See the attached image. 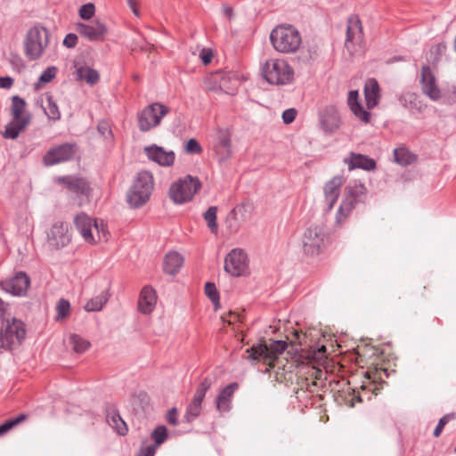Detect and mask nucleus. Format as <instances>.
<instances>
[{"label":"nucleus","instance_id":"obj_53","mask_svg":"<svg viewBox=\"0 0 456 456\" xmlns=\"http://www.w3.org/2000/svg\"><path fill=\"white\" fill-rule=\"evenodd\" d=\"M177 416H178L177 409L175 407L170 409L167 414V423L170 425H173V426L177 425V423H178Z\"/></svg>","mask_w":456,"mask_h":456},{"label":"nucleus","instance_id":"obj_19","mask_svg":"<svg viewBox=\"0 0 456 456\" xmlns=\"http://www.w3.org/2000/svg\"><path fill=\"white\" fill-rule=\"evenodd\" d=\"M343 183L344 177L342 175H336L324 184L323 194L327 212H330L338 201Z\"/></svg>","mask_w":456,"mask_h":456},{"label":"nucleus","instance_id":"obj_57","mask_svg":"<svg viewBox=\"0 0 456 456\" xmlns=\"http://www.w3.org/2000/svg\"><path fill=\"white\" fill-rule=\"evenodd\" d=\"M13 85V79L10 77H0V87L8 89Z\"/></svg>","mask_w":456,"mask_h":456},{"label":"nucleus","instance_id":"obj_63","mask_svg":"<svg viewBox=\"0 0 456 456\" xmlns=\"http://www.w3.org/2000/svg\"><path fill=\"white\" fill-rule=\"evenodd\" d=\"M315 373H316L315 378L320 379L322 378V371L321 370H317L315 371Z\"/></svg>","mask_w":456,"mask_h":456},{"label":"nucleus","instance_id":"obj_13","mask_svg":"<svg viewBox=\"0 0 456 456\" xmlns=\"http://www.w3.org/2000/svg\"><path fill=\"white\" fill-rule=\"evenodd\" d=\"M248 268V256L240 248L232 249L224 259V270L232 276L239 277Z\"/></svg>","mask_w":456,"mask_h":456},{"label":"nucleus","instance_id":"obj_28","mask_svg":"<svg viewBox=\"0 0 456 456\" xmlns=\"http://www.w3.org/2000/svg\"><path fill=\"white\" fill-rule=\"evenodd\" d=\"M183 256L178 252H168L164 258L163 270L170 275L176 274L183 265Z\"/></svg>","mask_w":456,"mask_h":456},{"label":"nucleus","instance_id":"obj_15","mask_svg":"<svg viewBox=\"0 0 456 456\" xmlns=\"http://www.w3.org/2000/svg\"><path fill=\"white\" fill-rule=\"evenodd\" d=\"M363 40V30L362 21L357 15H351L347 19L345 46L352 53L356 45H360Z\"/></svg>","mask_w":456,"mask_h":456},{"label":"nucleus","instance_id":"obj_38","mask_svg":"<svg viewBox=\"0 0 456 456\" xmlns=\"http://www.w3.org/2000/svg\"><path fill=\"white\" fill-rule=\"evenodd\" d=\"M355 207H354L352 203L347 202L346 200L343 199L336 214V226H341L344 221L349 216V215L351 214L352 210Z\"/></svg>","mask_w":456,"mask_h":456},{"label":"nucleus","instance_id":"obj_29","mask_svg":"<svg viewBox=\"0 0 456 456\" xmlns=\"http://www.w3.org/2000/svg\"><path fill=\"white\" fill-rule=\"evenodd\" d=\"M26 102L19 95H14L12 98L11 115L14 120H26L28 119V124L31 120V116L26 111Z\"/></svg>","mask_w":456,"mask_h":456},{"label":"nucleus","instance_id":"obj_7","mask_svg":"<svg viewBox=\"0 0 456 456\" xmlns=\"http://www.w3.org/2000/svg\"><path fill=\"white\" fill-rule=\"evenodd\" d=\"M201 186L198 177L188 175L171 184L168 195L174 203L183 204L191 200Z\"/></svg>","mask_w":456,"mask_h":456},{"label":"nucleus","instance_id":"obj_1","mask_svg":"<svg viewBox=\"0 0 456 456\" xmlns=\"http://www.w3.org/2000/svg\"><path fill=\"white\" fill-rule=\"evenodd\" d=\"M330 244V233L323 224L308 226L301 238V250L307 258H316L325 252Z\"/></svg>","mask_w":456,"mask_h":456},{"label":"nucleus","instance_id":"obj_18","mask_svg":"<svg viewBox=\"0 0 456 456\" xmlns=\"http://www.w3.org/2000/svg\"><path fill=\"white\" fill-rule=\"evenodd\" d=\"M148 159L161 167H172L175 160V154L173 151H166L163 147L152 144L144 148Z\"/></svg>","mask_w":456,"mask_h":456},{"label":"nucleus","instance_id":"obj_16","mask_svg":"<svg viewBox=\"0 0 456 456\" xmlns=\"http://www.w3.org/2000/svg\"><path fill=\"white\" fill-rule=\"evenodd\" d=\"M319 123L322 130L327 134L336 133L341 126V118L335 106H326L319 113Z\"/></svg>","mask_w":456,"mask_h":456},{"label":"nucleus","instance_id":"obj_22","mask_svg":"<svg viewBox=\"0 0 456 456\" xmlns=\"http://www.w3.org/2000/svg\"><path fill=\"white\" fill-rule=\"evenodd\" d=\"M238 387L236 382H232L219 392L216 398V408L219 412L224 413L231 410L232 400Z\"/></svg>","mask_w":456,"mask_h":456},{"label":"nucleus","instance_id":"obj_30","mask_svg":"<svg viewBox=\"0 0 456 456\" xmlns=\"http://www.w3.org/2000/svg\"><path fill=\"white\" fill-rule=\"evenodd\" d=\"M28 126V119L20 121L12 119V121L5 126L4 131L3 132V137L5 139H16Z\"/></svg>","mask_w":456,"mask_h":456},{"label":"nucleus","instance_id":"obj_9","mask_svg":"<svg viewBox=\"0 0 456 456\" xmlns=\"http://www.w3.org/2000/svg\"><path fill=\"white\" fill-rule=\"evenodd\" d=\"M169 108L159 102H154L146 106L137 115L138 127L142 132H148L158 126L164 116L168 114Z\"/></svg>","mask_w":456,"mask_h":456},{"label":"nucleus","instance_id":"obj_11","mask_svg":"<svg viewBox=\"0 0 456 456\" xmlns=\"http://www.w3.org/2000/svg\"><path fill=\"white\" fill-rule=\"evenodd\" d=\"M76 29L81 37L91 42H102L108 34L106 25L99 20H90L87 23L78 22Z\"/></svg>","mask_w":456,"mask_h":456},{"label":"nucleus","instance_id":"obj_43","mask_svg":"<svg viewBox=\"0 0 456 456\" xmlns=\"http://www.w3.org/2000/svg\"><path fill=\"white\" fill-rule=\"evenodd\" d=\"M28 416L26 414H20L18 417L14 419H7L4 423L0 425V436H4L7 432L12 429L15 426L21 423L25 419H27Z\"/></svg>","mask_w":456,"mask_h":456},{"label":"nucleus","instance_id":"obj_40","mask_svg":"<svg viewBox=\"0 0 456 456\" xmlns=\"http://www.w3.org/2000/svg\"><path fill=\"white\" fill-rule=\"evenodd\" d=\"M213 382L212 379L209 377L204 378L199 386L197 387L194 395L192 397V401L203 403V400L205 398L206 393L208 390L211 387Z\"/></svg>","mask_w":456,"mask_h":456},{"label":"nucleus","instance_id":"obj_5","mask_svg":"<svg viewBox=\"0 0 456 456\" xmlns=\"http://www.w3.org/2000/svg\"><path fill=\"white\" fill-rule=\"evenodd\" d=\"M50 32L40 25L29 28L24 40L25 54L29 61L42 57L49 45Z\"/></svg>","mask_w":456,"mask_h":456},{"label":"nucleus","instance_id":"obj_27","mask_svg":"<svg viewBox=\"0 0 456 456\" xmlns=\"http://www.w3.org/2000/svg\"><path fill=\"white\" fill-rule=\"evenodd\" d=\"M59 181L60 183L65 184L69 190L77 194L87 195L89 193V183L84 178L63 176L60 177Z\"/></svg>","mask_w":456,"mask_h":456},{"label":"nucleus","instance_id":"obj_20","mask_svg":"<svg viewBox=\"0 0 456 456\" xmlns=\"http://www.w3.org/2000/svg\"><path fill=\"white\" fill-rule=\"evenodd\" d=\"M420 84L422 93L433 101L441 97V91L436 84L435 75L429 66L425 65L421 69Z\"/></svg>","mask_w":456,"mask_h":456},{"label":"nucleus","instance_id":"obj_31","mask_svg":"<svg viewBox=\"0 0 456 456\" xmlns=\"http://www.w3.org/2000/svg\"><path fill=\"white\" fill-rule=\"evenodd\" d=\"M109 425L120 436L127 434L128 428L126 422L120 417L118 411L111 410L108 411L106 416Z\"/></svg>","mask_w":456,"mask_h":456},{"label":"nucleus","instance_id":"obj_34","mask_svg":"<svg viewBox=\"0 0 456 456\" xmlns=\"http://www.w3.org/2000/svg\"><path fill=\"white\" fill-rule=\"evenodd\" d=\"M77 77L78 80H84L90 86L95 85L100 79L98 71L87 66L79 67L77 69Z\"/></svg>","mask_w":456,"mask_h":456},{"label":"nucleus","instance_id":"obj_35","mask_svg":"<svg viewBox=\"0 0 456 456\" xmlns=\"http://www.w3.org/2000/svg\"><path fill=\"white\" fill-rule=\"evenodd\" d=\"M395 161L402 166H407L416 160V156L408 149L400 147L394 150Z\"/></svg>","mask_w":456,"mask_h":456},{"label":"nucleus","instance_id":"obj_54","mask_svg":"<svg viewBox=\"0 0 456 456\" xmlns=\"http://www.w3.org/2000/svg\"><path fill=\"white\" fill-rule=\"evenodd\" d=\"M226 222L229 231L232 233L237 232L241 226V222L234 221V219L231 217V214H229Z\"/></svg>","mask_w":456,"mask_h":456},{"label":"nucleus","instance_id":"obj_8","mask_svg":"<svg viewBox=\"0 0 456 456\" xmlns=\"http://www.w3.org/2000/svg\"><path fill=\"white\" fill-rule=\"evenodd\" d=\"M74 224L84 240L90 244L108 240L103 222L101 221L99 224L96 220L92 219L85 213H79L75 216Z\"/></svg>","mask_w":456,"mask_h":456},{"label":"nucleus","instance_id":"obj_37","mask_svg":"<svg viewBox=\"0 0 456 456\" xmlns=\"http://www.w3.org/2000/svg\"><path fill=\"white\" fill-rule=\"evenodd\" d=\"M109 295L107 291L102 292L100 295L90 299L85 305L87 312L100 311L107 303Z\"/></svg>","mask_w":456,"mask_h":456},{"label":"nucleus","instance_id":"obj_32","mask_svg":"<svg viewBox=\"0 0 456 456\" xmlns=\"http://www.w3.org/2000/svg\"><path fill=\"white\" fill-rule=\"evenodd\" d=\"M45 98L46 101V105H44V100L41 99L40 104L44 109L45 114L51 120L57 121L61 118V111L56 102L53 100V97L51 94H45Z\"/></svg>","mask_w":456,"mask_h":456},{"label":"nucleus","instance_id":"obj_2","mask_svg":"<svg viewBox=\"0 0 456 456\" xmlns=\"http://www.w3.org/2000/svg\"><path fill=\"white\" fill-rule=\"evenodd\" d=\"M270 41L278 53L292 54L297 53L302 45V37L297 28L290 24H280L270 33Z\"/></svg>","mask_w":456,"mask_h":456},{"label":"nucleus","instance_id":"obj_45","mask_svg":"<svg viewBox=\"0 0 456 456\" xmlns=\"http://www.w3.org/2000/svg\"><path fill=\"white\" fill-rule=\"evenodd\" d=\"M205 294L214 304L215 308L217 309L219 307V292L216 289L215 283L207 282L205 284Z\"/></svg>","mask_w":456,"mask_h":456},{"label":"nucleus","instance_id":"obj_36","mask_svg":"<svg viewBox=\"0 0 456 456\" xmlns=\"http://www.w3.org/2000/svg\"><path fill=\"white\" fill-rule=\"evenodd\" d=\"M251 207L248 204L237 205L231 212V217L234 221L241 222V224L245 223L250 217Z\"/></svg>","mask_w":456,"mask_h":456},{"label":"nucleus","instance_id":"obj_24","mask_svg":"<svg viewBox=\"0 0 456 456\" xmlns=\"http://www.w3.org/2000/svg\"><path fill=\"white\" fill-rule=\"evenodd\" d=\"M347 104L354 113V115L364 124L370 122L371 114L370 111L364 110L363 106L359 101V92L352 90L348 93Z\"/></svg>","mask_w":456,"mask_h":456},{"label":"nucleus","instance_id":"obj_10","mask_svg":"<svg viewBox=\"0 0 456 456\" xmlns=\"http://www.w3.org/2000/svg\"><path fill=\"white\" fill-rule=\"evenodd\" d=\"M78 150L76 142H65L50 148L43 157L45 167H52L73 159Z\"/></svg>","mask_w":456,"mask_h":456},{"label":"nucleus","instance_id":"obj_14","mask_svg":"<svg viewBox=\"0 0 456 456\" xmlns=\"http://www.w3.org/2000/svg\"><path fill=\"white\" fill-rule=\"evenodd\" d=\"M47 240L57 249L66 247L71 241L69 224L61 221L54 223L47 233Z\"/></svg>","mask_w":456,"mask_h":456},{"label":"nucleus","instance_id":"obj_55","mask_svg":"<svg viewBox=\"0 0 456 456\" xmlns=\"http://www.w3.org/2000/svg\"><path fill=\"white\" fill-rule=\"evenodd\" d=\"M158 446L151 444L140 450L139 456H154Z\"/></svg>","mask_w":456,"mask_h":456},{"label":"nucleus","instance_id":"obj_42","mask_svg":"<svg viewBox=\"0 0 456 456\" xmlns=\"http://www.w3.org/2000/svg\"><path fill=\"white\" fill-rule=\"evenodd\" d=\"M216 213H217V208L215 206H212V207H209L208 208V210L203 215L204 219L207 222L208 227L215 234H216L217 231H218V225L216 223Z\"/></svg>","mask_w":456,"mask_h":456},{"label":"nucleus","instance_id":"obj_3","mask_svg":"<svg viewBox=\"0 0 456 456\" xmlns=\"http://www.w3.org/2000/svg\"><path fill=\"white\" fill-rule=\"evenodd\" d=\"M263 77L273 86H286L294 81V69L281 58H272L262 66Z\"/></svg>","mask_w":456,"mask_h":456},{"label":"nucleus","instance_id":"obj_23","mask_svg":"<svg viewBox=\"0 0 456 456\" xmlns=\"http://www.w3.org/2000/svg\"><path fill=\"white\" fill-rule=\"evenodd\" d=\"M367 189L363 183L353 181L345 189L344 200L355 207L358 203L364 201Z\"/></svg>","mask_w":456,"mask_h":456},{"label":"nucleus","instance_id":"obj_26","mask_svg":"<svg viewBox=\"0 0 456 456\" xmlns=\"http://www.w3.org/2000/svg\"><path fill=\"white\" fill-rule=\"evenodd\" d=\"M156 301L155 290L149 286L143 287L138 300L139 311L144 314L151 313L155 307Z\"/></svg>","mask_w":456,"mask_h":456},{"label":"nucleus","instance_id":"obj_17","mask_svg":"<svg viewBox=\"0 0 456 456\" xmlns=\"http://www.w3.org/2000/svg\"><path fill=\"white\" fill-rule=\"evenodd\" d=\"M30 285L29 277L23 272H19L14 277L2 281L0 287L5 292L13 296H24Z\"/></svg>","mask_w":456,"mask_h":456},{"label":"nucleus","instance_id":"obj_47","mask_svg":"<svg viewBox=\"0 0 456 456\" xmlns=\"http://www.w3.org/2000/svg\"><path fill=\"white\" fill-rule=\"evenodd\" d=\"M57 69L54 66L48 67L45 69L38 78V84L40 83H49L51 82L56 76Z\"/></svg>","mask_w":456,"mask_h":456},{"label":"nucleus","instance_id":"obj_51","mask_svg":"<svg viewBox=\"0 0 456 456\" xmlns=\"http://www.w3.org/2000/svg\"><path fill=\"white\" fill-rule=\"evenodd\" d=\"M450 419L451 415H445L439 419L438 424L436 425L433 433L434 436L438 437L441 435L444 426L447 424Z\"/></svg>","mask_w":456,"mask_h":456},{"label":"nucleus","instance_id":"obj_4","mask_svg":"<svg viewBox=\"0 0 456 456\" xmlns=\"http://www.w3.org/2000/svg\"><path fill=\"white\" fill-rule=\"evenodd\" d=\"M153 188L154 179L152 174L148 171L139 172L127 191V203L132 208H141L150 200Z\"/></svg>","mask_w":456,"mask_h":456},{"label":"nucleus","instance_id":"obj_49","mask_svg":"<svg viewBox=\"0 0 456 456\" xmlns=\"http://www.w3.org/2000/svg\"><path fill=\"white\" fill-rule=\"evenodd\" d=\"M95 12L94 5L91 3L82 5L79 9V16L84 20H90Z\"/></svg>","mask_w":456,"mask_h":456},{"label":"nucleus","instance_id":"obj_52","mask_svg":"<svg viewBox=\"0 0 456 456\" xmlns=\"http://www.w3.org/2000/svg\"><path fill=\"white\" fill-rule=\"evenodd\" d=\"M297 116V110L293 108L288 109L283 111L282 113V120L285 124H290L292 123Z\"/></svg>","mask_w":456,"mask_h":456},{"label":"nucleus","instance_id":"obj_25","mask_svg":"<svg viewBox=\"0 0 456 456\" xmlns=\"http://www.w3.org/2000/svg\"><path fill=\"white\" fill-rule=\"evenodd\" d=\"M344 162L348 165L349 170L361 168L370 171L376 168V162L373 159L354 152H351L349 158L345 159Z\"/></svg>","mask_w":456,"mask_h":456},{"label":"nucleus","instance_id":"obj_61","mask_svg":"<svg viewBox=\"0 0 456 456\" xmlns=\"http://www.w3.org/2000/svg\"><path fill=\"white\" fill-rule=\"evenodd\" d=\"M306 385H307L306 389L311 393H314V391H315L314 387H317V382L311 381L310 383H307Z\"/></svg>","mask_w":456,"mask_h":456},{"label":"nucleus","instance_id":"obj_58","mask_svg":"<svg viewBox=\"0 0 456 456\" xmlns=\"http://www.w3.org/2000/svg\"><path fill=\"white\" fill-rule=\"evenodd\" d=\"M200 57L204 64H208L211 61L212 59V53L209 52H206L205 50H202Z\"/></svg>","mask_w":456,"mask_h":456},{"label":"nucleus","instance_id":"obj_41","mask_svg":"<svg viewBox=\"0 0 456 456\" xmlns=\"http://www.w3.org/2000/svg\"><path fill=\"white\" fill-rule=\"evenodd\" d=\"M201 410L202 403L191 400L183 415L184 420L188 423L192 422L200 415Z\"/></svg>","mask_w":456,"mask_h":456},{"label":"nucleus","instance_id":"obj_21","mask_svg":"<svg viewBox=\"0 0 456 456\" xmlns=\"http://www.w3.org/2000/svg\"><path fill=\"white\" fill-rule=\"evenodd\" d=\"M364 99L368 110L378 106L381 99V90L375 78H368L364 84Z\"/></svg>","mask_w":456,"mask_h":456},{"label":"nucleus","instance_id":"obj_44","mask_svg":"<svg viewBox=\"0 0 456 456\" xmlns=\"http://www.w3.org/2000/svg\"><path fill=\"white\" fill-rule=\"evenodd\" d=\"M56 312L57 315L55 317L56 321H60L67 318L69 315L70 312V304L67 299L61 298L56 305Z\"/></svg>","mask_w":456,"mask_h":456},{"label":"nucleus","instance_id":"obj_33","mask_svg":"<svg viewBox=\"0 0 456 456\" xmlns=\"http://www.w3.org/2000/svg\"><path fill=\"white\" fill-rule=\"evenodd\" d=\"M216 151L221 155V159H226L230 158L232 154L231 150V137L224 132L221 131L218 135V142L216 145Z\"/></svg>","mask_w":456,"mask_h":456},{"label":"nucleus","instance_id":"obj_39","mask_svg":"<svg viewBox=\"0 0 456 456\" xmlns=\"http://www.w3.org/2000/svg\"><path fill=\"white\" fill-rule=\"evenodd\" d=\"M69 345L72 347V350L77 354H82L86 352L89 346L90 342L79 335L72 334L69 338Z\"/></svg>","mask_w":456,"mask_h":456},{"label":"nucleus","instance_id":"obj_46","mask_svg":"<svg viewBox=\"0 0 456 456\" xmlns=\"http://www.w3.org/2000/svg\"><path fill=\"white\" fill-rule=\"evenodd\" d=\"M167 437V429L165 426H158L151 432V438L155 442V445L159 446L162 444Z\"/></svg>","mask_w":456,"mask_h":456},{"label":"nucleus","instance_id":"obj_12","mask_svg":"<svg viewBox=\"0 0 456 456\" xmlns=\"http://www.w3.org/2000/svg\"><path fill=\"white\" fill-rule=\"evenodd\" d=\"M208 81L213 84V86L209 87L210 90H220L232 94L237 89V75L231 71H217L208 77Z\"/></svg>","mask_w":456,"mask_h":456},{"label":"nucleus","instance_id":"obj_64","mask_svg":"<svg viewBox=\"0 0 456 456\" xmlns=\"http://www.w3.org/2000/svg\"><path fill=\"white\" fill-rule=\"evenodd\" d=\"M126 2L128 5H132L137 3L136 0H126Z\"/></svg>","mask_w":456,"mask_h":456},{"label":"nucleus","instance_id":"obj_62","mask_svg":"<svg viewBox=\"0 0 456 456\" xmlns=\"http://www.w3.org/2000/svg\"><path fill=\"white\" fill-rule=\"evenodd\" d=\"M129 7L131 8V10H132L133 13H134L135 16H137V17H139V16H140V12H139V10H138V8H137V3H136V4H134L129 5Z\"/></svg>","mask_w":456,"mask_h":456},{"label":"nucleus","instance_id":"obj_6","mask_svg":"<svg viewBox=\"0 0 456 456\" xmlns=\"http://www.w3.org/2000/svg\"><path fill=\"white\" fill-rule=\"evenodd\" d=\"M288 344L284 340H273L269 346L265 342L254 345L246 352L248 354V359L252 362H259L262 360L270 367H274V362L279 354L287 349Z\"/></svg>","mask_w":456,"mask_h":456},{"label":"nucleus","instance_id":"obj_48","mask_svg":"<svg viewBox=\"0 0 456 456\" xmlns=\"http://www.w3.org/2000/svg\"><path fill=\"white\" fill-rule=\"evenodd\" d=\"M203 149L198 141L194 138H191L185 145L184 151L187 154H200Z\"/></svg>","mask_w":456,"mask_h":456},{"label":"nucleus","instance_id":"obj_50","mask_svg":"<svg viewBox=\"0 0 456 456\" xmlns=\"http://www.w3.org/2000/svg\"><path fill=\"white\" fill-rule=\"evenodd\" d=\"M77 36L74 33H69L63 39V45L67 48H74L77 44Z\"/></svg>","mask_w":456,"mask_h":456},{"label":"nucleus","instance_id":"obj_59","mask_svg":"<svg viewBox=\"0 0 456 456\" xmlns=\"http://www.w3.org/2000/svg\"><path fill=\"white\" fill-rule=\"evenodd\" d=\"M97 128L102 135H105L106 134H111V131L106 123H100Z\"/></svg>","mask_w":456,"mask_h":456},{"label":"nucleus","instance_id":"obj_60","mask_svg":"<svg viewBox=\"0 0 456 456\" xmlns=\"http://www.w3.org/2000/svg\"><path fill=\"white\" fill-rule=\"evenodd\" d=\"M222 11H223V14L225 17H227L228 19H232V17L233 15V12H232V8L231 6L224 5Z\"/></svg>","mask_w":456,"mask_h":456},{"label":"nucleus","instance_id":"obj_56","mask_svg":"<svg viewBox=\"0 0 456 456\" xmlns=\"http://www.w3.org/2000/svg\"><path fill=\"white\" fill-rule=\"evenodd\" d=\"M326 346H321L317 351H314V355H313V358L314 360H317V361H320L322 360V358H324L325 356V354H326Z\"/></svg>","mask_w":456,"mask_h":456}]
</instances>
